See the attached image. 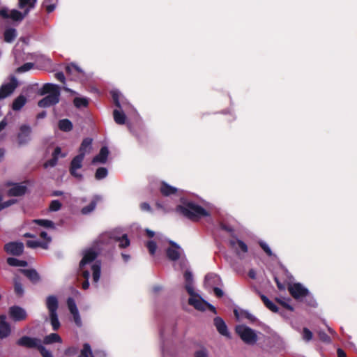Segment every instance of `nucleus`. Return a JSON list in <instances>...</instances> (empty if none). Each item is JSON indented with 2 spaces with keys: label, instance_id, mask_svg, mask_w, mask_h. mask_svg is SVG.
Instances as JSON below:
<instances>
[{
  "label": "nucleus",
  "instance_id": "nucleus-41",
  "mask_svg": "<svg viewBox=\"0 0 357 357\" xmlns=\"http://www.w3.org/2000/svg\"><path fill=\"white\" fill-rule=\"evenodd\" d=\"M91 354V347L90 344L89 343H84L78 357H90Z\"/></svg>",
  "mask_w": 357,
  "mask_h": 357
},
{
  "label": "nucleus",
  "instance_id": "nucleus-5",
  "mask_svg": "<svg viewBox=\"0 0 357 357\" xmlns=\"http://www.w3.org/2000/svg\"><path fill=\"white\" fill-rule=\"evenodd\" d=\"M49 93L45 98L41 99L38 105L40 107H49L56 105L59 102L61 95L60 88L57 84L46 83L43 86L42 94Z\"/></svg>",
  "mask_w": 357,
  "mask_h": 357
},
{
  "label": "nucleus",
  "instance_id": "nucleus-37",
  "mask_svg": "<svg viewBox=\"0 0 357 357\" xmlns=\"http://www.w3.org/2000/svg\"><path fill=\"white\" fill-rule=\"evenodd\" d=\"M54 342H61V337L56 333H51L44 338V343L46 344H52Z\"/></svg>",
  "mask_w": 357,
  "mask_h": 357
},
{
  "label": "nucleus",
  "instance_id": "nucleus-12",
  "mask_svg": "<svg viewBox=\"0 0 357 357\" xmlns=\"http://www.w3.org/2000/svg\"><path fill=\"white\" fill-rule=\"evenodd\" d=\"M111 95L117 108L124 111L126 113H128L133 109L132 105L127 102L126 100L123 99V97L119 91L112 90L111 91Z\"/></svg>",
  "mask_w": 357,
  "mask_h": 357
},
{
  "label": "nucleus",
  "instance_id": "nucleus-54",
  "mask_svg": "<svg viewBox=\"0 0 357 357\" xmlns=\"http://www.w3.org/2000/svg\"><path fill=\"white\" fill-rule=\"evenodd\" d=\"M71 314L73 317V321H74L75 325L77 327H81L82 326V319H81V317L79 315V311L72 313Z\"/></svg>",
  "mask_w": 357,
  "mask_h": 357
},
{
  "label": "nucleus",
  "instance_id": "nucleus-44",
  "mask_svg": "<svg viewBox=\"0 0 357 357\" xmlns=\"http://www.w3.org/2000/svg\"><path fill=\"white\" fill-rule=\"evenodd\" d=\"M259 244L268 257H275L269 245L265 241H259Z\"/></svg>",
  "mask_w": 357,
  "mask_h": 357
},
{
  "label": "nucleus",
  "instance_id": "nucleus-20",
  "mask_svg": "<svg viewBox=\"0 0 357 357\" xmlns=\"http://www.w3.org/2000/svg\"><path fill=\"white\" fill-rule=\"evenodd\" d=\"M188 299L189 305L193 306L196 310L204 311L205 310L206 301H204L198 294L195 291L194 295H190Z\"/></svg>",
  "mask_w": 357,
  "mask_h": 357
},
{
  "label": "nucleus",
  "instance_id": "nucleus-21",
  "mask_svg": "<svg viewBox=\"0 0 357 357\" xmlns=\"http://www.w3.org/2000/svg\"><path fill=\"white\" fill-rule=\"evenodd\" d=\"M6 316L0 315V339H6L10 336L11 333L10 325L6 321Z\"/></svg>",
  "mask_w": 357,
  "mask_h": 357
},
{
  "label": "nucleus",
  "instance_id": "nucleus-2",
  "mask_svg": "<svg viewBox=\"0 0 357 357\" xmlns=\"http://www.w3.org/2000/svg\"><path fill=\"white\" fill-rule=\"evenodd\" d=\"M176 211L192 220L210 215V213L203 207L185 198L181 199L180 204L176 206Z\"/></svg>",
  "mask_w": 357,
  "mask_h": 357
},
{
  "label": "nucleus",
  "instance_id": "nucleus-47",
  "mask_svg": "<svg viewBox=\"0 0 357 357\" xmlns=\"http://www.w3.org/2000/svg\"><path fill=\"white\" fill-rule=\"evenodd\" d=\"M150 255H154L157 250V244L154 241H149L146 243Z\"/></svg>",
  "mask_w": 357,
  "mask_h": 357
},
{
  "label": "nucleus",
  "instance_id": "nucleus-19",
  "mask_svg": "<svg viewBox=\"0 0 357 357\" xmlns=\"http://www.w3.org/2000/svg\"><path fill=\"white\" fill-rule=\"evenodd\" d=\"M4 250L8 254L20 256L24 251V244L21 242H10L5 245Z\"/></svg>",
  "mask_w": 357,
  "mask_h": 357
},
{
  "label": "nucleus",
  "instance_id": "nucleus-45",
  "mask_svg": "<svg viewBox=\"0 0 357 357\" xmlns=\"http://www.w3.org/2000/svg\"><path fill=\"white\" fill-rule=\"evenodd\" d=\"M61 206H62V204L59 200H57V199L52 200L50 202V204L49 206V210H50V211H52V212H56V211H59L61 208Z\"/></svg>",
  "mask_w": 357,
  "mask_h": 357
},
{
  "label": "nucleus",
  "instance_id": "nucleus-57",
  "mask_svg": "<svg viewBox=\"0 0 357 357\" xmlns=\"http://www.w3.org/2000/svg\"><path fill=\"white\" fill-rule=\"evenodd\" d=\"M277 301L280 303L283 307H284L286 309L289 310V311H294V308L291 305H290L288 303V301L285 299H277Z\"/></svg>",
  "mask_w": 357,
  "mask_h": 357
},
{
  "label": "nucleus",
  "instance_id": "nucleus-9",
  "mask_svg": "<svg viewBox=\"0 0 357 357\" xmlns=\"http://www.w3.org/2000/svg\"><path fill=\"white\" fill-rule=\"evenodd\" d=\"M235 331L241 339L248 345H253L258 340L257 332L244 324L236 326Z\"/></svg>",
  "mask_w": 357,
  "mask_h": 357
},
{
  "label": "nucleus",
  "instance_id": "nucleus-27",
  "mask_svg": "<svg viewBox=\"0 0 357 357\" xmlns=\"http://www.w3.org/2000/svg\"><path fill=\"white\" fill-rule=\"evenodd\" d=\"M92 271V278L93 282L95 284H97L100 278L101 273V264L100 261H95L91 266Z\"/></svg>",
  "mask_w": 357,
  "mask_h": 357
},
{
  "label": "nucleus",
  "instance_id": "nucleus-35",
  "mask_svg": "<svg viewBox=\"0 0 357 357\" xmlns=\"http://www.w3.org/2000/svg\"><path fill=\"white\" fill-rule=\"evenodd\" d=\"M16 37L17 31L15 29H7L4 32V40L7 43H12Z\"/></svg>",
  "mask_w": 357,
  "mask_h": 357
},
{
  "label": "nucleus",
  "instance_id": "nucleus-40",
  "mask_svg": "<svg viewBox=\"0 0 357 357\" xmlns=\"http://www.w3.org/2000/svg\"><path fill=\"white\" fill-rule=\"evenodd\" d=\"M108 171L105 167H99L97 169L95 178L97 180H102L107 176Z\"/></svg>",
  "mask_w": 357,
  "mask_h": 357
},
{
  "label": "nucleus",
  "instance_id": "nucleus-59",
  "mask_svg": "<svg viewBox=\"0 0 357 357\" xmlns=\"http://www.w3.org/2000/svg\"><path fill=\"white\" fill-rule=\"evenodd\" d=\"M40 241L29 240L26 241V245L31 248H36L39 247Z\"/></svg>",
  "mask_w": 357,
  "mask_h": 357
},
{
  "label": "nucleus",
  "instance_id": "nucleus-25",
  "mask_svg": "<svg viewBox=\"0 0 357 357\" xmlns=\"http://www.w3.org/2000/svg\"><path fill=\"white\" fill-rule=\"evenodd\" d=\"M109 153V151L108 148L107 146H102L100 149L99 153L93 158L92 163L93 164H96V163L105 164V163H106Z\"/></svg>",
  "mask_w": 357,
  "mask_h": 357
},
{
  "label": "nucleus",
  "instance_id": "nucleus-16",
  "mask_svg": "<svg viewBox=\"0 0 357 357\" xmlns=\"http://www.w3.org/2000/svg\"><path fill=\"white\" fill-rule=\"evenodd\" d=\"M8 314L10 318L14 321H20L24 320L27 317L26 310L18 305H13L9 307Z\"/></svg>",
  "mask_w": 357,
  "mask_h": 357
},
{
  "label": "nucleus",
  "instance_id": "nucleus-51",
  "mask_svg": "<svg viewBox=\"0 0 357 357\" xmlns=\"http://www.w3.org/2000/svg\"><path fill=\"white\" fill-rule=\"evenodd\" d=\"M40 354L43 357H53L52 353L48 351L43 344L40 343V346L38 348Z\"/></svg>",
  "mask_w": 357,
  "mask_h": 357
},
{
  "label": "nucleus",
  "instance_id": "nucleus-42",
  "mask_svg": "<svg viewBox=\"0 0 357 357\" xmlns=\"http://www.w3.org/2000/svg\"><path fill=\"white\" fill-rule=\"evenodd\" d=\"M67 306H68V308L70 314L79 311L78 308L77 307L75 301L74 300V298H73L71 297H69L67 299Z\"/></svg>",
  "mask_w": 357,
  "mask_h": 357
},
{
  "label": "nucleus",
  "instance_id": "nucleus-52",
  "mask_svg": "<svg viewBox=\"0 0 357 357\" xmlns=\"http://www.w3.org/2000/svg\"><path fill=\"white\" fill-rule=\"evenodd\" d=\"M194 357H209V352L206 348H202L195 352Z\"/></svg>",
  "mask_w": 357,
  "mask_h": 357
},
{
  "label": "nucleus",
  "instance_id": "nucleus-11",
  "mask_svg": "<svg viewBox=\"0 0 357 357\" xmlns=\"http://www.w3.org/2000/svg\"><path fill=\"white\" fill-rule=\"evenodd\" d=\"M229 243L231 248L239 259L242 260L245 258L248 252V247L245 243L238 238H232L229 241Z\"/></svg>",
  "mask_w": 357,
  "mask_h": 357
},
{
  "label": "nucleus",
  "instance_id": "nucleus-55",
  "mask_svg": "<svg viewBox=\"0 0 357 357\" xmlns=\"http://www.w3.org/2000/svg\"><path fill=\"white\" fill-rule=\"evenodd\" d=\"M90 357H107V354L102 349H96L94 351L91 350Z\"/></svg>",
  "mask_w": 357,
  "mask_h": 357
},
{
  "label": "nucleus",
  "instance_id": "nucleus-33",
  "mask_svg": "<svg viewBox=\"0 0 357 357\" xmlns=\"http://www.w3.org/2000/svg\"><path fill=\"white\" fill-rule=\"evenodd\" d=\"M7 263L9 266L14 267H26L28 266L27 261L20 260L14 257H8L7 259Z\"/></svg>",
  "mask_w": 357,
  "mask_h": 357
},
{
  "label": "nucleus",
  "instance_id": "nucleus-50",
  "mask_svg": "<svg viewBox=\"0 0 357 357\" xmlns=\"http://www.w3.org/2000/svg\"><path fill=\"white\" fill-rule=\"evenodd\" d=\"M33 67V63L29 62V63H26L23 64L22 66H21L20 67H19L17 70L18 73H25V72H27L29 70H31Z\"/></svg>",
  "mask_w": 357,
  "mask_h": 357
},
{
  "label": "nucleus",
  "instance_id": "nucleus-32",
  "mask_svg": "<svg viewBox=\"0 0 357 357\" xmlns=\"http://www.w3.org/2000/svg\"><path fill=\"white\" fill-rule=\"evenodd\" d=\"M14 282V291L15 294L20 297L22 296L24 294V287L20 282L18 277H15L13 279Z\"/></svg>",
  "mask_w": 357,
  "mask_h": 357
},
{
  "label": "nucleus",
  "instance_id": "nucleus-38",
  "mask_svg": "<svg viewBox=\"0 0 357 357\" xmlns=\"http://www.w3.org/2000/svg\"><path fill=\"white\" fill-rule=\"evenodd\" d=\"M33 222L37 224L38 225H40L45 228H50V229H54L55 225L54 222L49 220H45V219H36L33 220Z\"/></svg>",
  "mask_w": 357,
  "mask_h": 357
},
{
  "label": "nucleus",
  "instance_id": "nucleus-58",
  "mask_svg": "<svg viewBox=\"0 0 357 357\" xmlns=\"http://www.w3.org/2000/svg\"><path fill=\"white\" fill-rule=\"evenodd\" d=\"M319 337L321 340L325 342H330L331 338L330 337L324 332V331H319Z\"/></svg>",
  "mask_w": 357,
  "mask_h": 357
},
{
  "label": "nucleus",
  "instance_id": "nucleus-8",
  "mask_svg": "<svg viewBox=\"0 0 357 357\" xmlns=\"http://www.w3.org/2000/svg\"><path fill=\"white\" fill-rule=\"evenodd\" d=\"M46 307L49 311V317L53 331H57L61 324L59 320L57 310L59 308V301L56 296L50 295L46 298Z\"/></svg>",
  "mask_w": 357,
  "mask_h": 357
},
{
  "label": "nucleus",
  "instance_id": "nucleus-43",
  "mask_svg": "<svg viewBox=\"0 0 357 357\" xmlns=\"http://www.w3.org/2000/svg\"><path fill=\"white\" fill-rule=\"evenodd\" d=\"M66 71L67 73L73 74L75 72L83 73L82 70L76 64L71 63L66 67Z\"/></svg>",
  "mask_w": 357,
  "mask_h": 357
},
{
  "label": "nucleus",
  "instance_id": "nucleus-23",
  "mask_svg": "<svg viewBox=\"0 0 357 357\" xmlns=\"http://www.w3.org/2000/svg\"><path fill=\"white\" fill-rule=\"evenodd\" d=\"M184 279H185V289L189 295L195 294V289L193 286V275L190 271L186 270L184 273Z\"/></svg>",
  "mask_w": 357,
  "mask_h": 357
},
{
  "label": "nucleus",
  "instance_id": "nucleus-26",
  "mask_svg": "<svg viewBox=\"0 0 357 357\" xmlns=\"http://www.w3.org/2000/svg\"><path fill=\"white\" fill-rule=\"evenodd\" d=\"M179 190L174 186L169 185L165 181H162L160 186V192L163 196L168 197L176 194Z\"/></svg>",
  "mask_w": 357,
  "mask_h": 357
},
{
  "label": "nucleus",
  "instance_id": "nucleus-63",
  "mask_svg": "<svg viewBox=\"0 0 357 357\" xmlns=\"http://www.w3.org/2000/svg\"><path fill=\"white\" fill-rule=\"evenodd\" d=\"M55 77L57 80L60 81L61 82H62L63 84L66 82V77H65L63 73H62V72L56 73L55 74Z\"/></svg>",
  "mask_w": 357,
  "mask_h": 357
},
{
  "label": "nucleus",
  "instance_id": "nucleus-28",
  "mask_svg": "<svg viewBox=\"0 0 357 357\" xmlns=\"http://www.w3.org/2000/svg\"><path fill=\"white\" fill-rule=\"evenodd\" d=\"M20 271L33 283H37L40 280L38 273L35 269H22Z\"/></svg>",
  "mask_w": 357,
  "mask_h": 357
},
{
  "label": "nucleus",
  "instance_id": "nucleus-3",
  "mask_svg": "<svg viewBox=\"0 0 357 357\" xmlns=\"http://www.w3.org/2000/svg\"><path fill=\"white\" fill-rule=\"evenodd\" d=\"M37 2V0H17V6L22 11L16 9L8 10L7 8H2L0 10V16L5 19H11L13 21H22L32 10Z\"/></svg>",
  "mask_w": 357,
  "mask_h": 357
},
{
  "label": "nucleus",
  "instance_id": "nucleus-24",
  "mask_svg": "<svg viewBox=\"0 0 357 357\" xmlns=\"http://www.w3.org/2000/svg\"><path fill=\"white\" fill-rule=\"evenodd\" d=\"M27 188L22 183H15L8 191L9 196H22L26 192Z\"/></svg>",
  "mask_w": 357,
  "mask_h": 357
},
{
  "label": "nucleus",
  "instance_id": "nucleus-14",
  "mask_svg": "<svg viewBox=\"0 0 357 357\" xmlns=\"http://www.w3.org/2000/svg\"><path fill=\"white\" fill-rule=\"evenodd\" d=\"M31 140V128L27 124L22 125L17 134V142L20 146H24Z\"/></svg>",
  "mask_w": 357,
  "mask_h": 357
},
{
  "label": "nucleus",
  "instance_id": "nucleus-7",
  "mask_svg": "<svg viewBox=\"0 0 357 357\" xmlns=\"http://www.w3.org/2000/svg\"><path fill=\"white\" fill-rule=\"evenodd\" d=\"M169 243L170 245L165 249L167 258L173 262L179 261V266L181 269L185 268L188 261L186 259L183 257L184 252L182 248L173 241H169Z\"/></svg>",
  "mask_w": 357,
  "mask_h": 357
},
{
  "label": "nucleus",
  "instance_id": "nucleus-34",
  "mask_svg": "<svg viewBox=\"0 0 357 357\" xmlns=\"http://www.w3.org/2000/svg\"><path fill=\"white\" fill-rule=\"evenodd\" d=\"M58 126L63 132H69L73 129L72 122L67 119L60 120Z\"/></svg>",
  "mask_w": 357,
  "mask_h": 357
},
{
  "label": "nucleus",
  "instance_id": "nucleus-48",
  "mask_svg": "<svg viewBox=\"0 0 357 357\" xmlns=\"http://www.w3.org/2000/svg\"><path fill=\"white\" fill-rule=\"evenodd\" d=\"M3 197L1 195H0V211H1L3 208H6L16 203L17 200L15 199H9L6 202H2Z\"/></svg>",
  "mask_w": 357,
  "mask_h": 357
},
{
  "label": "nucleus",
  "instance_id": "nucleus-36",
  "mask_svg": "<svg viewBox=\"0 0 357 357\" xmlns=\"http://www.w3.org/2000/svg\"><path fill=\"white\" fill-rule=\"evenodd\" d=\"M261 298L268 309L273 312H277L278 311V307L276 306V305L270 301L266 296L261 295Z\"/></svg>",
  "mask_w": 357,
  "mask_h": 357
},
{
  "label": "nucleus",
  "instance_id": "nucleus-64",
  "mask_svg": "<svg viewBox=\"0 0 357 357\" xmlns=\"http://www.w3.org/2000/svg\"><path fill=\"white\" fill-rule=\"evenodd\" d=\"M243 314L245 317L250 320L251 322H255L257 320V318L248 311H245Z\"/></svg>",
  "mask_w": 357,
  "mask_h": 357
},
{
  "label": "nucleus",
  "instance_id": "nucleus-56",
  "mask_svg": "<svg viewBox=\"0 0 357 357\" xmlns=\"http://www.w3.org/2000/svg\"><path fill=\"white\" fill-rule=\"evenodd\" d=\"M66 155V153H61V149L59 146L56 147L54 152L52 153V156H54L58 159L59 158H65Z\"/></svg>",
  "mask_w": 357,
  "mask_h": 357
},
{
  "label": "nucleus",
  "instance_id": "nucleus-22",
  "mask_svg": "<svg viewBox=\"0 0 357 357\" xmlns=\"http://www.w3.org/2000/svg\"><path fill=\"white\" fill-rule=\"evenodd\" d=\"M213 324L218 332L228 338L231 337L230 333L228 331L227 326L225 321L220 317H216L213 319Z\"/></svg>",
  "mask_w": 357,
  "mask_h": 357
},
{
  "label": "nucleus",
  "instance_id": "nucleus-39",
  "mask_svg": "<svg viewBox=\"0 0 357 357\" xmlns=\"http://www.w3.org/2000/svg\"><path fill=\"white\" fill-rule=\"evenodd\" d=\"M97 205V201L96 199H93L89 205L83 207L81 210V212L83 215H88L93 212Z\"/></svg>",
  "mask_w": 357,
  "mask_h": 357
},
{
  "label": "nucleus",
  "instance_id": "nucleus-6",
  "mask_svg": "<svg viewBox=\"0 0 357 357\" xmlns=\"http://www.w3.org/2000/svg\"><path fill=\"white\" fill-rule=\"evenodd\" d=\"M288 291L296 300L305 302L311 307H316L317 303L309 290L302 284L297 282L289 284Z\"/></svg>",
  "mask_w": 357,
  "mask_h": 357
},
{
  "label": "nucleus",
  "instance_id": "nucleus-30",
  "mask_svg": "<svg viewBox=\"0 0 357 357\" xmlns=\"http://www.w3.org/2000/svg\"><path fill=\"white\" fill-rule=\"evenodd\" d=\"M91 144L92 139L91 138L84 139L79 147V154H83V156L85 157L86 154L89 153L91 149Z\"/></svg>",
  "mask_w": 357,
  "mask_h": 357
},
{
  "label": "nucleus",
  "instance_id": "nucleus-10",
  "mask_svg": "<svg viewBox=\"0 0 357 357\" xmlns=\"http://www.w3.org/2000/svg\"><path fill=\"white\" fill-rule=\"evenodd\" d=\"M109 239H114V241H118L119 243V247L120 248H126L128 247L130 243V240L128 239L126 234H123L121 236H117L115 234L110 233H105L101 234L98 237L96 243L101 245L107 244L109 243Z\"/></svg>",
  "mask_w": 357,
  "mask_h": 357
},
{
  "label": "nucleus",
  "instance_id": "nucleus-1",
  "mask_svg": "<svg viewBox=\"0 0 357 357\" xmlns=\"http://www.w3.org/2000/svg\"><path fill=\"white\" fill-rule=\"evenodd\" d=\"M176 334L174 324H165L160 329V349L162 357H178L177 351L173 344V338Z\"/></svg>",
  "mask_w": 357,
  "mask_h": 357
},
{
  "label": "nucleus",
  "instance_id": "nucleus-62",
  "mask_svg": "<svg viewBox=\"0 0 357 357\" xmlns=\"http://www.w3.org/2000/svg\"><path fill=\"white\" fill-rule=\"evenodd\" d=\"M140 209L143 211L152 212L151 207L147 202H143L140 204Z\"/></svg>",
  "mask_w": 357,
  "mask_h": 357
},
{
  "label": "nucleus",
  "instance_id": "nucleus-53",
  "mask_svg": "<svg viewBox=\"0 0 357 357\" xmlns=\"http://www.w3.org/2000/svg\"><path fill=\"white\" fill-rule=\"evenodd\" d=\"M58 158H56V157L54 156H52V158L50 160H48L47 161H46L44 164V167L45 168H48V167H55L56 165H57V162H58Z\"/></svg>",
  "mask_w": 357,
  "mask_h": 357
},
{
  "label": "nucleus",
  "instance_id": "nucleus-29",
  "mask_svg": "<svg viewBox=\"0 0 357 357\" xmlns=\"http://www.w3.org/2000/svg\"><path fill=\"white\" fill-rule=\"evenodd\" d=\"M113 117L114 121L119 125H123L126 123V112L119 108L113 111Z\"/></svg>",
  "mask_w": 357,
  "mask_h": 357
},
{
  "label": "nucleus",
  "instance_id": "nucleus-18",
  "mask_svg": "<svg viewBox=\"0 0 357 357\" xmlns=\"http://www.w3.org/2000/svg\"><path fill=\"white\" fill-rule=\"evenodd\" d=\"M221 284L222 280L218 275L210 273L205 276L204 285L206 289L211 290L214 287L220 286Z\"/></svg>",
  "mask_w": 357,
  "mask_h": 357
},
{
  "label": "nucleus",
  "instance_id": "nucleus-4",
  "mask_svg": "<svg viewBox=\"0 0 357 357\" xmlns=\"http://www.w3.org/2000/svg\"><path fill=\"white\" fill-rule=\"evenodd\" d=\"M99 252L100 248L98 245H93L83 252V257L79 265V274L86 279L82 284L84 289H87L89 287V278L90 277V272L86 268V266L93 262L98 257Z\"/></svg>",
  "mask_w": 357,
  "mask_h": 357
},
{
  "label": "nucleus",
  "instance_id": "nucleus-13",
  "mask_svg": "<svg viewBox=\"0 0 357 357\" xmlns=\"http://www.w3.org/2000/svg\"><path fill=\"white\" fill-rule=\"evenodd\" d=\"M84 159V157L83 154H78L73 158L70 162L69 168L70 174L76 178L82 179L83 178V175L78 172L77 170L82 167Z\"/></svg>",
  "mask_w": 357,
  "mask_h": 357
},
{
  "label": "nucleus",
  "instance_id": "nucleus-61",
  "mask_svg": "<svg viewBox=\"0 0 357 357\" xmlns=\"http://www.w3.org/2000/svg\"><path fill=\"white\" fill-rule=\"evenodd\" d=\"M155 206L158 209L161 210L164 213H167L169 211L167 206H165L162 202L159 201L156 202Z\"/></svg>",
  "mask_w": 357,
  "mask_h": 357
},
{
  "label": "nucleus",
  "instance_id": "nucleus-60",
  "mask_svg": "<svg viewBox=\"0 0 357 357\" xmlns=\"http://www.w3.org/2000/svg\"><path fill=\"white\" fill-rule=\"evenodd\" d=\"M43 5L46 8L47 12L49 13L53 12L55 10L56 6V3H43Z\"/></svg>",
  "mask_w": 357,
  "mask_h": 357
},
{
  "label": "nucleus",
  "instance_id": "nucleus-15",
  "mask_svg": "<svg viewBox=\"0 0 357 357\" xmlns=\"http://www.w3.org/2000/svg\"><path fill=\"white\" fill-rule=\"evenodd\" d=\"M41 343V340L37 337H32L27 335H24L19 338L16 344L20 347H23L27 349L38 348Z\"/></svg>",
  "mask_w": 357,
  "mask_h": 357
},
{
  "label": "nucleus",
  "instance_id": "nucleus-46",
  "mask_svg": "<svg viewBox=\"0 0 357 357\" xmlns=\"http://www.w3.org/2000/svg\"><path fill=\"white\" fill-rule=\"evenodd\" d=\"M74 105L76 107H86L88 105V100L84 98H75L74 99Z\"/></svg>",
  "mask_w": 357,
  "mask_h": 357
},
{
  "label": "nucleus",
  "instance_id": "nucleus-49",
  "mask_svg": "<svg viewBox=\"0 0 357 357\" xmlns=\"http://www.w3.org/2000/svg\"><path fill=\"white\" fill-rule=\"evenodd\" d=\"M312 333L307 328H304L302 333V338L305 342H309L312 339Z\"/></svg>",
  "mask_w": 357,
  "mask_h": 357
},
{
  "label": "nucleus",
  "instance_id": "nucleus-31",
  "mask_svg": "<svg viewBox=\"0 0 357 357\" xmlns=\"http://www.w3.org/2000/svg\"><path fill=\"white\" fill-rule=\"evenodd\" d=\"M26 102V98L24 95H20L13 100L12 109L14 111H19L25 105Z\"/></svg>",
  "mask_w": 357,
  "mask_h": 357
},
{
  "label": "nucleus",
  "instance_id": "nucleus-17",
  "mask_svg": "<svg viewBox=\"0 0 357 357\" xmlns=\"http://www.w3.org/2000/svg\"><path fill=\"white\" fill-rule=\"evenodd\" d=\"M18 85L15 77H13L9 83L3 84L0 88V100L12 94Z\"/></svg>",
  "mask_w": 357,
  "mask_h": 357
}]
</instances>
